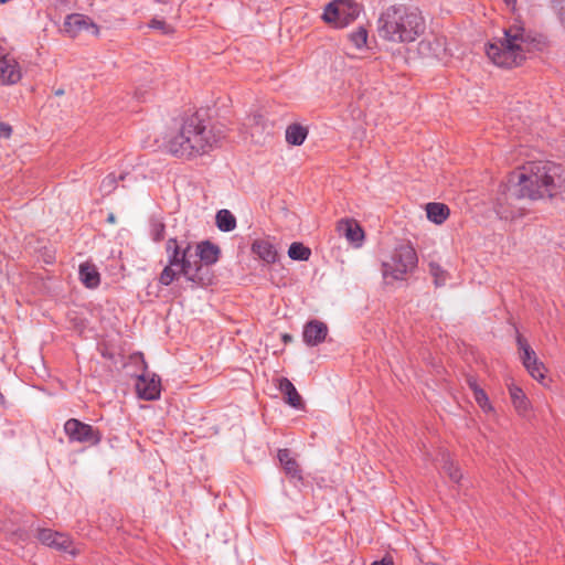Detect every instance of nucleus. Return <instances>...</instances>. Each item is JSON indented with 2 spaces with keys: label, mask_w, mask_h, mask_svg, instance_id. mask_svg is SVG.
<instances>
[{
  "label": "nucleus",
  "mask_w": 565,
  "mask_h": 565,
  "mask_svg": "<svg viewBox=\"0 0 565 565\" xmlns=\"http://www.w3.org/2000/svg\"><path fill=\"white\" fill-rule=\"evenodd\" d=\"M216 142L212 129L194 114L164 134L162 147L175 158L190 160L209 153Z\"/></svg>",
  "instance_id": "1"
},
{
  "label": "nucleus",
  "mask_w": 565,
  "mask_h": 565,
  "mask_svg": "<svg viewBox=\"0 0 565 565\" xmlns=\"http://www.w3.org/2000/svg\"><path fill=\"white\" fill-rule=\"evenodd\" d=\"M518 182L509 189V198L539 200L553 198L565 189L561 166L550 161L530 162L516 175Z\"/></svg>",
  "instance_id": "2"
},
{
  "label": "nucleus",
  "mask_w": 565,
  "mask_h": 565,
  "mask_svg": "<svg viewBox=\"0 0 565 565\" xmlns=\"http://www.w3.org/2000/svg\"><path fill=\"white\" fill-rule=\"evenodd\" d=\"M504 35L488 44L487 56L500 67L520 65L529 54L543 51L545 41L522 25H512L503 31Z\"/></svg>",
  "instance_id": "3"
},
{
  "label": "nucleus",
  "mask_w": 565,
  "mask_h": 565,
  "mask_svg": "<svg viewBox=\"0 0 565 565\" xmlns=\"http://www.w3.org/2000/svg\"><path fill=\"white\" fill-rule=\"evenodd\" d=\"M426 30L420 11L404 4H393L383 10L377 20V33L393 43L415 42Z\"/></svg>",
  "instance_id": "4"
},
{
  "label": "nucleus",
  "mask_w": 565,
  "mask_h": 565,
  "mask_svg": "<svg viewBox=\"0 0 565 565\" xmlns=\"http://www.w3.org/2000/svg\"><path fill=\"white\" fill-rule=\"evenodd\" d=\"M168 255V265L160 274L159 281L164 286L171 285L180 275L192 276V267L189 258L192 256V244L186 243L185 247H181L177 239L170 238L166 245Z\"/></svg>",
  "instance_id": "5"
},
{
  "label": "nucleus",
  "mask_w": 565,
  "mask_h": 565,
  "mask_svg": "<svg viewBox=\"0 0 565 565\" xmlns=\"http://www.w3.org/2000/svg\"><path fill=\"white\" fill-rule=\"evenodd\" d=\"M417 265V254L411 245H401L393 252L391 259L383 262L382 273L385 280H402Z\"/></svg>",
  "instance_id": "6"
},
{
  "label": "nucleus",
  "mask_w": 565,
  "mask_h": 565,
  "mask_svg": "<svg viewBox=\"0 0 565 565\" xmlns=\"http://www.w3.org/2000/svg\"><path fill=\"white\" fill-rule=\"evenodd\" d=\"M359 13L360 9L355 1L333 0L324 8L322 20L335 29H342L352 23Z\"/></svg>",
  "instance_id": "7"
},
{
  "label": "nucleus",
  "mask_w": 565,
  "mask_h": 565,
  "mask_svg": "<svg viewBox=\"0 0 565 565\" xmlns=\"http://www.w3.org/2000/svg\"><path fill=\"white\" fill-rule=\"evenodd\" d=\"M64 431L71 443L96 446L102 440V434L98 429L76 418H70L66 420L64 424Z\"/></svg>",
  "instance_id": "8"
},
{
  "label": "nucleus",
  "mask_w": 565,
  "mask_h": 565,
  "mask_svg": "<svg viewBox=\"0 0 565 565\" xmlns=\"http://www.w3.org/2000/svg\"><path fill=\"white\" fill-rule=\"evenodd\" d=\"M516 342L519 350L521 352L520 359L522 361V364L534 380L543 382V380L545 379L544 364L539 361L535 351L529 345L526 340L521 334H518Z\"/></svg>",
  "instance_id": "9"
},
{
  "label": "nucleus",
  "mask_w": 565,
  "mask_h": 565,
  "mask_svg": "<svg viewBox=\"0 0 565 565\" xmlns=\"http://www.w3.org/2000/svg\"><path fill=\"white\" fill-rule=\"evenodd\" d=\"M136 391L140 398L145 401H156L160 397L161 381L156 374L143 372L138 376Z\"/></svg>",
  "instance_id": "10"
},
{
  "label": "nucleus",
  "mask_w": 565,
  "mask_h": 565,
  "mask_svg": "<svg viewBox=\"0 0 565 565\" xmlns=\"http://www.w3.org/2000/svg\"><path fill=\"white\" fill-rule=\"evenodd\" d=\"M90 30L94 35L99 34V28L92 21L90 18L73 13L66 17L63 31L71 38H76L81 32Z\"/></svg>",
  "instance_id": "11"
},
{
  "label": "nucleus",
  "mask_w": 565,
  "mask_h": 565,
  "mask_svg": "<svg viewBox=\"0 0 565 565\" xmlns=\"http://www.w3.org/2000/svg\"><path fill=\"white\" fill-rule=\"evenodd\" d=\"M22 77L21 68L14 57L4 54L0 50V81L2 84L12 85Z\"/></svg>",
  "instance_id": "12"
},
{
  "label": "nucleus",
  "mask_w": 565,
  "mask_h": 565,
  "mask_svg": "<svg viewBox=\"0 0 565 565\" xmlns=\"http://www.w3.org/2000/svg\"><path fill=\"white\" fill-rule=\"evenodd\" d=\"M328 327L319 320H311L303 327L302 338L307 345L315 347L326 340Z\"/></svg>",
  "instance_id": "13"
},
{
  "label": "nucleus",
  "mask_w": 565,
  "mask_h": 565,
  "mask_svg": "<svg viewBox=\"0 0 565 565\" xmlns=\"http://www.w3.org/2000/svg\"><path fill=\"white\" fill-rule=\"evenodd\" d=\"M220 254L221 250L218 246L210 241H203L196 245H192V256L199 257L200 262L205 264L207 268L218 260Z\"/></svg>",
  "instance_id": "14"
},
{
  "label": "nucleus",
  "mask_w": 565,
  "mask_h": 565,
  "mask_svg": "<svg viewBox=\"0 0 565 565\" xmlns=\"http://www.w3.org/2000/svg\"><path fill=\"white\" fill-rule=\"evenodd\" d=\"M508 392L513 408L518 415L524 418L529 417L532 411V405L523 390L514 383H511L508 385Z\"/></svg>",
  "instance_id": "15"
},
{
  "label": "nucleus",
  "mask_w": 565,
  "mask_h": 565,
  "mask_svg": "<svg viewBox=\"0 0 565 565\" xmlns=\"http://www.w3.org/2000/svg\"><path fill=\"white\" fill-rule=\"evenodd\" d=\"M337 231L355 246H360L364 239L362 227L353 220H340L337 224Z\"/></svg>",
  "instance_id": "16"
},
{
  "label": "nucleus",
  "mask_w": 565,
  "mask_h": 565,
  "mask_svg": "<svg viewBox=\"0 0 565 565\" xmlns=\"http://www.w3.org/2000/svg\"><path fill=\"white\" fill-rule=\"evenodd\" d=\"M191 269L193 270L192 276H184L189 281L198 286H207L212 282V275L205 264L200 262L199 257L189 258Z\"/></svg>",
  "instance_id": "17"
},
{
  "label": "nucleus",
  "mask_w": 565,
  "mask_h": 565,
  "mask_svg": "<svg viewBox=\"0 0 565 565\" xmlns=\"http://www.w3.org/2000/svg\"><path fill=\"white\" fill-rule=\"evenodd\" d=\"M277 388L285 395V401L291 407L301 409L303 402L295 385L287 379L280 377L277 380Z\"/></svg>",
  "instance_id": "18"
},
{
  "label": "nucleus",
  "mask_w": 565,
  "mask_h": 565,
  "mask_svg": "<svg viewBox=\"0 0 565 565\" xmlns=\"http://www.w3.org/2000/svg\"><path fill=\"white\" fill-rule=\"evenodd\" d=\"M252 252L267 264H274L277 260V250L267 239H256L252 245Z\"/></svg>",
  "instance_id": "19"
},
{
  "label": "nucleus",
  "mask_w": 565,
  "mask_h": 565,
  "mask_svg": "<svg viewBox=\"0 0 565 565\" xmlns=\"http://www.w3.org/2000/svg\"><path fill=\"white\" fill-rule=\"evenodd\" d=\"M79 277L87 288H96L100 282V276L96 266L88 262L81 264Z\"/></svg>",
  "instance_id": "20"
},
{
  "label": "nucleus",
  "mask_w": 565,
  "mask_h": 565,
  "mask_svg": "<svg viewBox=\"0 0 565 565\" xmlns=\"http://www.w3.org/2000/svg\"><path fill=\"white\" fill-rule=\"evenodd\" d=\"M278 459L284 467L285 472L296 479H301V473L297 461L290 457V451L288 449H279L278 450Z\"/></svg>",
  "instance_id": "21"
},
{
  "label": "nucleus",
  "mask_w": 565,
  "mask_h": 565,
  "mask_svg": "<svg viewBox=\"0 0 565 565\" xmlns=\"http://www.w3.org/2000/svg\"><path fill=\"white\" fill-rule=\"evenodd\" d=\"M308 136L307 127L300 124H291L286 128V141L291 146H300Z\"/></svg>",
  "instance_id": "22"
},
{
  "label": "nucleus",
  "mask_w": 565,
  "mask_h": 565,
  "mask_svg": "<svg viewBox=\"0 0 565 565\" xmlns=\"http://www.w3.org/2000/svg\"><path fill=\"white\" fill-rule=\"evenodd\" d=\"M427 217L435 224L444 223L449 216V209L443 203H428L426 206Z\"/></svg>",
  "instance_id": "23"
},
{
  "label": "nucleus",
  "mask_w": 565,
  "mask_h": 565,
  "mask_svg": "<svg viewBox=\"0 0 565 565\" xmlns=\"http://www.w3.org/2000/svg\"><path fill=\"white\" fill-rule=\"evenodd\" d=\"M468 385L473 393V398L476 403L482 408L483 412L490 413L493 411L491 403L489 402L488 395L486 392L478 386L475 380H468Z\"/></svg>",
  "instance_id": "24"
},
{
  "label": "nucleus",
  "mask_w": 565,
  "mask_h": 565,
  "mask_svg": "<svg viewBox=\"0 0 565 565\" xmlns=\"http://www.w3.org/2000/svg\"><path fill=\"white\" fill-rule=\"evenodd\" d=\"M215 223L220 231L231 232L236 227V217L228 210H220L216 213Z\"/></svg>",
  "instance_id": "25"
},
{
  "label": "nucleus",
  "mask_w": 565,
  "mask_h": 565,
  "mask_svg": "<svg viewBox=\"0 0 565 565\" xmlns=\"http://www.w3.org/2000/svg\"><path fill=\"white\" fill-rule=\"evenodd\" d=\"M311 255L310 248L302 243H292L288 249V256L294 260H308Z\"/></svg>",
  "instance_id": "26"
},
{
  "label": "nucleus",
  "mask_w": 565,
  "mask_h": 565,
  "mask_svg": "<svg viewBox=\"0 0 565 565\" xmlns=\"http://www.w3.org/2000/svg\"><path fill=\"white\" fill-rule=\"evenodd\" d=\"M443 461V470L445 471V473H447V476L452 482L458 483L462 478V473L460 472L459 467L452 461V459L449 456H444Z\"/></svg>",
  "instance_id": "27"
},
{
  "label": "nucleus",
  "mask_w": 565,
  "mask_h": 565,
  "mask_svg": "<svg viewBox=\"0 0 565 565\" xmlns=\"http://www.w3.org/2000/svg\"><path fill=\"white\" fill-rule=\"evenodd\" d=\"M51 547H55L56 550L64 551L73 555L76 554L72 540L68 535L63 533H58L56 539H54V543H52Z\"/></svg>",
  "instance_id": "28"
},
{
  "label": "nucleus",
  "mask_w": 565,
  "mask_h": 565,
  "mask_svg": "<svg viewBox=\"0 0 565 565\" xmlns=\"http://www.w3.org/2000/svg\"><path fill=\"white\" fill-rule=\"evenodd\" d=\"M349 40L356 49H362L367 42V31L360 26L356 31L349 34Z\"/></svg>",
  "instance_id": "29"
},
{
  "label": "nucleus",
  "mask_w": 565,
  "mask_h": 565,
  "mask_svg": "<svg viewBox=\"0 0 565 565\" xmlns=\"http://www.w3.org/2000/svg\"><path fill=\"white\" fill-rule=\"evenodd\" d=\"M117 186V178L114 173L106 175L100 182V191L103 194H110Z\"/></svg>",
  "instance_id": "30"
},
{
  "label": "nucleus",
  "mask_w": 565,
  "mask_h": 565,
  "mask_svg": "<svg viewBox=\"0 0 565 565\" xmlns=\"http://www.w3.org/2000/svg\"><path fill=\"white\" fill-rule=\"evenodd\" d=\"M166 226L160 221H153L151 223L150 234L154 242H160L164 238Z\"/></svg>",
  "instance_id": "31"
},
{
  "label": "nucleus",
  "mask_w": 565,
  "mask_h": 565,
  "mask_svg": "<svg viewBox=\"0 0 565 565\" xmlns=\"http://www.w3.org/2000/svg\"><path fill=\"white\" fill-rule=\"evenodd\" d=\"M58 535V532H54L50 529H41L38 533V539L45 545L51 546L54 543V539Z\"/></svg>",
  "instance_id": "32"
},
{
  "label": "nucleus",
  "mask_w": 565,
  "mask_h": 565,
  "mask_svg": "<svg viewBox=\"0 0 565 565\" xmlns=\"http://www.w3.org/2000/svg\"><path fill=\"white\" fill-rule=\"evenodd\" d=\"M149 26L161 31V33L163 34H169L173 32V28L160 19H152L149 23Z\"/></svg>",
  "instance_id": "33"
},
{
  "label": "nucleus",
  "mask_w": 565,
  "mask_h": 565,
  "mask_svg": "<svg viewBox=\"0 0 565 565\" xmlns=\"http://www.w3.org/2000/svg\"><path fill=\"white\" fill-rule=\"evenodd\" d=\"M12 134V128L6 122H0V138H9Z\"/></svg>",
  "instance_id": "34"
},
{
  "label": "nucleus",
  "mask_w": 565,
  "mask_h": 565,
  "mask_svg": "<svg viewBox=\"0 0 565 565\" xmlns=\"http://www.w3.org/2000/svg\"><path fill=\"white\" fill-rule=\"evenodd\" d=\"M371 565H393V562L388 558H383L381 561H375Z\"/></svg>",
  "instance_id": "35"
},
{
  "label": "nucleus",
  "mask_w": 565,
  "mask_h": 565,
  "mask_svg": "<svg viewBox=\"0 0 565 565\" xmlns=\"http://www.w3.org/2000/svg\"><path fill=\"white\" fill-rule=\"evenodd\" d=\"M252 120L254 121V124H255L256 126H259L260 121H263V116H262V115H254V116L252 117Z\"/></svg>",
  "instance_id": "36"
},
{
  "label": "nucleus",
  "mask_w": 565,
  "mask_h": 565,
  "mask_svg": "<svg viewBox=\"0 0 565 565\" xmlns=\"http://www.w3.org/2000/svg\"><path fill=\"white\" fill-rule=\"evenodd\" d=\"M430 45H431V43H430V42H425V41H423V42H420V44H419V50H420L422 52H424V50H425V49H427V47H430Z\"/></svg>",
  "instance_id": "37"
},
{
  "label": "nucleus",
  "mask_w": 565,
  "mask_h": 565,
  "mask_svg": "<svg viewBox=\"0 0 565 565\" xmlns=\"http://www.w3.org/2000/svg\"><path fill=\"white\" fill-rule=\"evenodd\" d=\"M291 340H292V337H291L290 334L285 333V334L282 335V341H284L285 343L290 342Z\"/></svg>",
  "instance_id": "38"
},
{
  "label": "nucleus",
  "mask_w": 565,
  "mask_h": 565,
  "mask_svg": "<svg viewBox=\"0 0 565 565\" xmlns=\"http://www.w3.org/2000/svg\"><path fill=\"white\" fill-rule=\"evenodd\" d=\"M504 2H505L509 7H514V6H515L516 0H504Z\"/></svg>",
  "instance_id": "39"
},
{
  "label": "nucleus",
  "mask_w": 565,
  "mask_h": 565,
  "mask_svg": "<svg viewBox=\"0 0 565 565\" xmlns=\"http://www.w3.org/2000/svg\"><path fill=\"white\" fill-rule=\"evenodd\" d=\"M108 221H109L110 223H114V222H115V216H114L113 214H110V215L108 216Z\"/></svg>",
  "instance_id": "40"
},
{
  "label": "nucleus",
  "mask_w": 565,
  "mask_h": 565,
  "mask_svg": "<svg viewBox=\"0 0 565 565\" xmlns=\"http://www.w3.org/2000/svg\"><path fill=\"white\" fill-rule=\"evenodd\" d=\"M438 269H439V268L437 267V268H436V270H438ZM431 270H433L434 276H436V277H437V275H439V271H435V268H433Z\"/></svg>",
  "instance_id": "41"
},
{
  "label": "nucleus",
  "mask_w": 565,
  "mask_h": 565,
  "mask_svg": "<svg viewBox=\"0 0 565 565\" xmlns=\"http://www.w3.org/2000/svg\"><path fill=\"white\" fill-rule=\"evenodd\" d=\"M438 269H439V268L437 267V268H436V270H438ZM431 270H433L434 276H436V277H437V275H439V271H435V268H433Z\"/></svg>",
  "instance_id": "42"
},
{
  "label": "nucleus",
  "mask_w": 565,
  "mask_h": 565,
  "mask_svg": "<svg viewBox=\"0 0 565 565\" xmlns=\"http://www.w3.org/2000/svg\"><path fill=\"white\" fill-rule=\"evenodd\" d=\"M433 55H434V56H436V57H438V52L435 50V51L433 52Z\"/></svg>",
  "instance_id": "43"
},
{
  "label": "nucleus",
  "mask_w": 565,
  "mask_h": 565,
  "mask_svg": "<svg viewBox=\"0 0 565 565\" xmlns=\"http://www.w3.org/2000/svg\"><path fill=\"white\" fill-rule=\"evenodd\" d=\"M436 45H437L438 47H440V46H441V44L439 43V41H436Z\"/></svg>",
  "instance_id": "44"
},
{
  "label": "nucleus",
  "mask_w": 565,
  "mask_h": 565,
  "mask_svg": "<svg viewBox=\"0 0 565 565\" xmlns=\"http://www.w3.org/2000/svg\"><path fill=\"white\" fill-rule=\"evenodd\" d=\"M57 95H62L63 94V90H57L56 92Z\"/></svg>",
  "instance_id": "45"
},
{
  "label": "nucleus",
  "mask_w": 565,
  "mask_h": 565,
  "mask_svg": "<svg viewBox=\"0 0 565 565\" xmlns=\"http://www.w3.org/2000/svg\"><path fill=\"white\" fill-rule=\"evenodd\" d=\"M9 0H0L1 3H6L8 2Z\"/></svg>",
  "instance_id": "46"
}]
</instances>
